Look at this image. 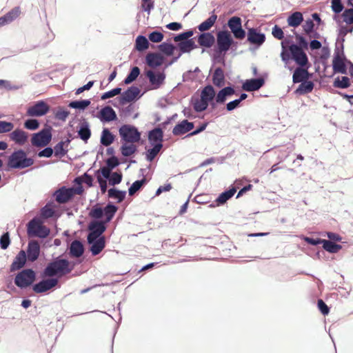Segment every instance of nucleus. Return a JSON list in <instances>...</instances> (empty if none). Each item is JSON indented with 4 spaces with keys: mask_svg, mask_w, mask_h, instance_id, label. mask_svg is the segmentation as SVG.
Listing matches in <instances>:
<instances>
[{
    "mask_svg": "<svg viewBox=\"0 0 353 353\" xmlns=\"http://www.w3.org/2000/svg\"><path fill=\"white\" fill-rule=\"evenodd\" d=\"M281 57L285 66L291 59L301 67H306L309 62L304 50L296 44L290 43V41L287 39L281 41Z\"/></svg>",
    "mask_w": 353,
    "mask_h": 353,
    "instance_id": "1",
    "label": "nucleus"
},
{
    "mask_svg": "<svg viewBox=\"0 0 353 353\" xmlns=\"http://www.w3.org/2000/svg\"><path fill=\"white\" fill-rule=\"evenodd\" d=\"M72 270L73 265H71L67 259L57 258L48 264L43 274L48 277L54 276H62L69 274Z\"/></svg>",
    "mask_w": 353,
    "mask_h": 353,
    "instance_id": "2",
    "label": "nucleus"
},
{
    "mask_svg": "<svg viewBox=\"0 0 353 353\" xmlns=\"http://www.w3.org/2000/svg\"><path fill=\"white\" fill-rule=\"evenodd\" d=\"M27 234L30 238H46L50 234V229L43 224L39 217H34L27 224Z\"/></svg>",
    "mask_w": 353,
    "mask_h": 353,
    "instance_id": "3",
    "label": "nucleus"
},
{
    "mask_svg": "<svg viewBox=\"0 0 353 353\" xmlns=\"http://www.w3.org/2000/svg\"><path fill=\"white\" fill-rule=\"evenodd\" d=\"M33 163V159L28 158L23 150H19L9 157L8 165L12 168L22 169L31 166Z\"/></svg>",
    "mask_w": 353,
    "mask_h": 353,
    "instance_id": "4",
    "label": "nucleus"
},
{
    "mask_svg": "<svg viewBox=\"0 0 353 353\" xmlns=\"http://www.w3.org/2000/svg\"><path fill=\"white\" fill-rule=\"evenodd\" d=\"M83 192L82 186L76 188H66L65 186L58 189L54 193L55 200L59 203H65L73 198L75 194H81Z\"/></svg>",
    "mask_w": 353,
    "mask_h": 353,
    "instance_id": "5",
    "label": "nucleus"
},
{
    "mask_svg": "<svg viewBox=\"0 0 353 353\" xmlns=\"http://www.w3.org/2000/svg\"><path fill=\"white\" fill-rule=\"evenodd\" d=\"M89 234L88 236V243H105V239L101 236L105 230L103 223L99 221H92L89 225Z\"/></svg>",
    "mask_w": 353,
    "mask_h": 353,
    "instance_id": "6",
    "label": "nucleus"
},
{
    "mask_svg": "<svg viewBox=\"0 0 353 353\" xmlns=\"http://www.w3.org/2000/svg\"><path fill=\"white\" fill-rule=\"evenodd\" d=\"M119 134L123 142H139L141 134L138 130L130 125H123L119 128Z\"/></svg>",
    "mask_w": 353,
    "mask_h": 353,
    "instance_id": "7",
    "label": "nucleus"
},
{
    "mask_svg": "<svg viewBox=\"0 0 353 353\" xmlns=\"http://www.w3.org/2000/svg\"><path fill=\"white\" fill-rule=\"evenodd\" d=\"M35 279V273L31 269L23 270L14 279L17 286L24 288L30 286Z\"/></svg>",
    "mask_w": 353,
    "mask_h": 353,
    "instance_id": "8",
    "label": "nucleus"
},
{
    "mask_svg": "<svg viewBox=\"0 0 353 353\" xmlns=\"http://www.w3.org/2000/svg\"><path fill=\"white\" fill-rule=\"evenodd\" d=\"M51 139L52 134L50 131L43 129L38 133L33 134L31 139V143L35 147H45L50 142Z\"/></svg>",
    "mask_w": 353,
    "mask_h": 353,
    "instance_id": "9",
    "label": "nucleus"
},
{
    "mask_svg": "<svg viewBox=\"0 0 353 353\" xmlns=\"http://www.w3.org/2000/svg\"><path fill=\"white\" fill-rule=\"evenodd\" d=\"M228 25L236 39H243L245 37V32L242 28V21L240 17H231L228 20Z\"/></svg>",
    "mask_w": 353,
    "mask_h": 353,
    "instance_id": "10",
    "label": "nucleus"
},
{
    "mask_svg": "<svg viewBox=\"0 0 353 353\" xmlns=\"http://www.w3.org/2000/svg\"><path fill=\"white\" fill-rule=\"evenodd\" d=\"M233 43L230 33L227 30H222L217 33V46L219 52H227Z\"/></svg>",
    "mask_w": 353,
    "mask_h": 353,
    "instance_id": "11",
    "label": "nucleus"
},
{
    "mask_svg": "<svg viewBox=\"0 0 353 353\" xmlns=\"http://www.w3.org/2000/svg\"><path fill=\"white\" fill-rule=\"evenodd\" d=\"M50 106L43 101H39L30 106L27 114L30 117H41L48 112Z\"/></svg>",
    "mask_w": 353,
    "mask_h": 353,
    "instance_id": "12",
    "label": "nucleus"
},
{
    "mask_svg": "<svg viewBox=\"0 0 353 353\" xmlns=\"http://www.w3.org/2000/svg\"><path fill=\"white\" fill-rule=\"evenodd\" d=\"M248 41L254 46H261L265 41V35L258 28H252L248 30Z\"/></svg>",
    "mask_w": 353,
    "mask_h": 353,
    "instance_id": "13",
    "label": "nucleus"
},
{
    "mask_svg": "<svg viewBox=\"0 0 353 353\" xmlns=\"http://www.w3.org/2000/svg\"><path fill=\"white\" fill-rule=\"evenodd\" d=\"M9 137L15 144L22 146L28 142V133L21 129L17 128L10 133Z\"/></svg>",
    "mask_w": 353,
    "mask_h": 353,
    "instance_id": "14",
    "label": "nucleus"
},
{
    "mask_svg": "<svg viewBox=\"0 0 353 353\" xmlns=\"http://www.w3.org/2000/svg\"><path fill=\"white\" fill-rule=\"evenodd\" d=\"M58 283V279H48L46 280H43L40 281L39 283L35 284L33 286V290L36 293H42L45 292L54 287H55Z\"/></svg>",
    "mask_w": 353,
    "mask_h": 353,
    "instance_id": "15",
    "label": "nucleus"
},
{
    "mask_svg": "<svg viewBox=\"0 0 353 353\" xmlns=\"http://www.w3.org/2000/svg\"><path fill=\"white\" fill-rule=\"evenodd\" d=\"M97 117L103 123L112 121L117 118L115 111L110 106L102 108L98 112Z\"/></svg>",
    "mask_w": 353,
    "mask_h": 353,
    "instance_id": "16",
    "label": "nucleus"
},
{
    "mask_svg": "<svg viewBox=\"0 0 353 353\" xmlns=\"http://www.w3.org/2000/svg\"><path fill=\"white\" fill-rule=\"evenodd\" d=\"M146 76L154 89L159 88L163 84L165 77L164 73L160 72H154L152 70H148L146 72Z\"/></svg>",
    "mask_w": 353,
    "mask_h": 353,
    "instance_id": "17",
    "label": "nucleus"
},
{
    "mask_svg": "<svg viewBox=\"0 0 353 353\" xmlns=\"http://www.w3.org/2000/svg\"><path fill=\"white\" fill-rule=\"evenodd\" d=\"M332 68L334 72L345 74L347 68L345 63V58L343 55L337 53L334 54L332 60Z\"/></svg>",
    "mask_w": 353,
    "mask_h": 353,
    "instance_id": "18",
    "label": "nucleus"
},
{
    "mask_svg": "<svg viewBox=\"0 0 353 353\" xmlns=\"http://www.w3.org/2000/svg\"><path fill=\"white\" fill-rule=\"evenodd\" d=\"M264 84V80L261 78L246 80L243 83V89L247 92L256 91L260 89Z\"/></svg>",
    "mask_w": 353,
    "mask_h": 353,
    "instance_id": "19",
    "label": "nucleus"
},
{
    "mask_svg": "<svg viewBox=\"0 0 353 353\" xmlns=\"http://www.w3.org/2000/svg\"><path fill=\"white\" fill-rule=\"evenodd\" d=\"M147 64L151 68H157L163 63L164 58L159 53L150 52L145 57Z\"/></svg>",
    "mask_w": 353,
    "mask_h": 353,
    "instance_id": "20",
    "label": "nucleus"
},
{
    "mask_svg": "<svg viewBox=\"0 0 353 353\" xmlns=\"http://www.w3.org/2000/svg\"><path fill=\"white\" fill-rule=\"evenodd\" d=\"M193 128V123L183 120L174 126L172 132L174 135H182L190 131Z\"/></svg>",
    "mask_w": 353,
    "mask_h": 353,
    "instance_id": "21",
    "label": "nucleus"
},
{
    "mask_svg": "<svg viewBox=\"0 0 353 353\" xmlns=\"http://www.w3.org/2000/svg\"><path fill=\"white\" fill-rule=\"evenodd\" d=\"M323 236H327L329 240L325 239H317L314 240L309 237H304L303 239L306 243H334V241H339L341 240V237L336 233L326 232L322 234Z\"/></svg>",
    "mask_w": 353,
    "mask_h": 353,
    "instance_id": "22",
    "label": "nucleus"
},
{
    "mask_svg": "<svg viewBox=\"0 0 353 353\" xmlns=\"http://www.w3.org/2000/svg\"><path fill=\"white\" fill-rule=\"evenodd\" d=\"M234 92V89L230 86L221 89L216 95V102L217 103H224L227 99L232 96Z\"/></svg>",
    "mask_w": 353,
    "mask_h": 353,
    "instance_id": "23",
    "label": "nucleus"
},
{
    "mask_svg": "<svg viewBox=\"0 0 353 353\" xmlns=\"http://www.w3.org/2000/svg\"><path fill=\"white\" fill-rule=\"evenodd\" d=\"M307 65L306 67L299 66L295 69L292 77L294 83H301L307 79Z\"/></svg>",
    "mask_w": 353,
    "mask_h": 353,
    "instance_id": "24",
    "label": "nucleus"
},
{
    "mask_svg": "<svg viewBox=\"0 0 353 353\" xmlns=\"http://www.w3.org/2000/svg\"><path fill=\"white\" fill-rule=\"evenodd\" d=\"M26 261V254L25 251L21 250L15 257L11 265V271H15L23 267Z\"/></svg>",
    "mask_w": 353,
    "mask_h": 353,
    "instance_id": "25",
    "label": "nucleus"
},
{
    "mask_svg": "<svg viewBox=\"0 0 353 353\" xmlns=\"http://www.w3.org/2000/svg\"><path fill=\"white\" fill-rule=\"evenodd\" d=\"M20 9L19 7L13 8L3 17H0V26L10 23L19 17Z\"/></svg>",
    "mask_w": 353,
    "mask_h": 353,
    "instance_id": "26",
    "label": "nucleus"
},
{
    "mask_svg": "<svg viewBox=\"0 0 353 353\" xmlns=\"http://www.w3.org/2000/svg\"><path fill=\"white\" fill-rule=\"evenodd\" d=\"M59 216V215L57 214V211L52 206L50 205H46L43 208H41L39 217L41 218V220H42V219H47L52 217L58 218Z\"/></svg>",
    "mask_w": 353,
    "mask_h": 353,
    "instance_id": "27",
    "label": "nucleus"
},
{
    "mask_svg": "<svg viewBox=\"0 0 353 353\" xmlns=\"http://www.w3.org/2000/svg\"><path fill=\"white\" fill-rule=\"evenodd\" d=\"M140 90L137 87H130L122 94L123 100L125 102L133 101L139 94Z\"/></svg>",
    "mask_w": 353,
    "mask_h": 353,
    "instance_id": "28",
    "label": "nucleus"
},
{
    "mask_svg": "<svg viewBox=\"0 0 353 353\" xmlns=\"http://www.w3.org/2000/svg\"><path fill=\"white\" fill-rule=\"evenodd\" d=\"M237 188L233 186L228 190L222 192L216 199L218 205L224 204L228 200L232 198L236 192Z\"/></svg>",
    "mask_w": 353,
    "mask_h": 353,
    "instance_id": "29",
    "label": "nucleus"
},
{
    "mask_svg": "<svg viewBox=\"0 0 353 353\" xmlns=\"http://www.w3.org/2000/svg\"><path fill=\"white\" fill-rule=\"evenodd\" d=\"M198 42L201 46L210 48L214 43V37L211 33H203L199 35Z\"/></svg>",
    "mask_w": 353,
    "mask_h": 353,
    "instance_id": "30",
    "label": "nucleus"
},
{
    "mask_svg": "<svg viewBox=\"0 0 353 353\" xmlns=\"http://www.w3.org/2000/svg\"><path fill=\"white\" fill-rule=\"evenodd\" d=\"M78 135L81 139L87 142L91 136V131L88 123L83 122L81 123L78 130Z\"/></svg>",
    "mask_w": 353,
    "mask_h": 353,
    "instance_id": "31",
    "label": "nucleus"
},
{
    "mask_svg": "<svg viewBox=\"0 0 353 353\" xmlns=\"http://www.w3.org/2000/svg\"><path fill=\"white\" fill-rule=\"evenodd\" d=\"M303 21V17L301 12H295L288 18V23L290 26L296 28Z\"/></svg>",
    "mask_w": 353,
    "mask_h": 353,
    "instance_id": "32",
    "label": "nucleus"
},
{
    "mask_svg": "<svg viewBox=\"0 0 353 353\" xmlns=\"http://www.w3.org/2000/svg\"><path fill=\"white\" fill-rule=\"evenodd\" d=\"M224 74L222 69L216 68L212 76L213 84L219 88H221L224 85Z\"/></svg>",
    "mask_w": 353,
    "mask_h": 353,
    "instance_id": "33",
    "label": "nucleus"
},
{
    "mask_svg": "<svg viewBox=\"0 0 353 353\" xmlns=\"http://www.w3.org/2000/svg\"><path fill=\"white\" fill-rule=\"evenodd\" d=\"M148 138L151 144L162 143L163 132L160 128H155L150 132Z\"/></svg>",
    "mask_w": 353,
    "mask_h": 353,
    "instance_id": "34",
    "label": "nucleus"
},
{
    "mask_svg": "<svg viewBox=\"0 0 353 353\" xmlns=\"http://www.w3.org/2000/svg\"><path fill=\"white\" fill-rule=\"evenodd\" d=\"M201 97L208 103L212 102L216 97L214 88L212 85L205 86L201 91Z\"/></svg>",
    "mask_w": 353,
    "mask_h": 353,
    "instance_id": "35",
    "label": "nucleus"
},
{
    "mask_svg": "<svg viewBox=\"0 0 353 353\" xmlns=\"http://www.w3.org/2000/svg\"><path fill=\"white\" fill-rule=\"evenodd\" d=\"M133 142H123L121 146V153L125 157H130L137 151V146Z\"/></svg>",
    "mask_w": 353,
    "mask_h": 353,
    "instance_id": "36",
    "label": "nucleus"
},
{
    "mask_svg": "<svg viewBox=\"0 0 353 353\" xmlns=\"http://www.w3.org/2000/svg\"><path fill=\"white\" fill-rule=\"evenodd\" d=\"M114 139V137L110 130L108 128H104L101 137V143L104 146H109L113 143Z\"/></svg>",
    "mask_w": 353,
    "mask_h": 353,
    "instance_id": "37",
    "label": "nucleus"
},
{
    "mask_svg": "<svg viewBox=\"0 0 353 353\" xmlns=\"http://www.w3.org/2000/svg\"><path fill=\"white\" fill-rule=\"evenodd\" d=\"M217 16L214 14H212L208 19L202 22L199 26L198 29L201 32H204L210 30L215 23Z\"/></svg>",
    "mask_w": 353,
    "mask_h": 353,
    "instance_id": "38",
    "label": "nucleus"
},
{
    "mask_svg": "<svg viewBox=\"0 0 353 353\" xmlns=\"http://www.w3.org/2000/svg\"><path fill=\"white\" fill-rule=\"evenodd\" d=\"M39 244H28V258L30 261H35L39 255Z\"/></svg>",
    "mask_w": 353,
    "mask_h": 353,
    "instance_id": "39",
    "label": "nucleus"
},
{
    "mask_svg": "<svg viewBox=\"0 0 353 353\" xmlns=\"http://www.w3.org/2000/svg\"><path fill=\"white\" fill-rule=\"evenodd\" d=\"M178 47L181 53L189 52L196 48L193 39H189L179 43Z\"/></svg>",
    "mask_w": 353,
    "mask_h": 353,
    "instance_id": "40",
    "label": "nucleus"
},
{
    "mask_svg": "<svg viewBox=\"0 0 353 353\" xmlns=\"http://www.w3.org/2000/svg\"><path fill=\"white\" fill-rule=\"evenodd\" d=\"M83 252V244H70L69 254L71 257H80Z\"/></svg>",
    "mask_w": 353,
    "mask_h": 353,
    "instance_id": "41",
    "label": "nucleus"
},
{
    "mask_svg": "<svg viewBox=\"0 0 353 353\" xmlns=\"http://www.w3.org/2000/svg\"><path fill=\"white\" fill-rule=\"evenodd\" d=\"M136 49L139 51H143L149 48V42L145 37L139 35L135 41Z\"/></svg>",
    "mask_w": 353,
    "mask_h": 353,
    "instance_id": "42",
    "label": "nucleus"
},
{
    "mask_svg": "<svg viewBox=\"0 0 353 353\" xmlns=\"http://www.w3.org/2000/svg\"><path fill=\"white\" fill-rule=\"evenodd\" d=\"M126 192L125 191H120L114 188H111L108 190V196L111 199H116L118 203L121 202L125 197Z\"/></svg>",
    "mask_w": 353,
    "mask_h": 353,
    "instance_id": "43",
    "label": "nucleus"
},
{
    "mask_svg": "<svg viewBox=\"0 0 353 353\" xmlns=\"http://www.w3.org/2000/svg\"><path fill=\"white\" fill-rule=\"evenodd\" d=\"M302 27L305 33L310 37H316L319 36V34L316 32L314 35H312L314 28V23L312 19H307Z\"/></svg>",
    "mask_w": 353,
    "mask_h": 353,
    "instance_id": "44",
    "label": "nucleus"
},
{
    "mask_svg": "<svg viewBox=\"0 0 353 353\" xmlns=\"http://www.w3.org/2000/svg\"><path fill=\"white\" fill-rule=\"evenodd\" d=\"M92 177L86 173L83 174L81 176L77 177L74 181L77 186H82V183H85L89 187L92 186Z\"/></svg>",
    "mask_w": 353,
    "mask_h": 353,
    "instance_id": "45",
    "label": "nucleus"
},
{
    "mask_svg": "<svg viewBox=\"0 0 353 353\" xmlns=\"http://www.w3.org/2000/svg\"><path fill=\"white\" fill-rule=\"evenodd\" d=\"M103 210L106 221H110L116 213L117 208L114 205L108 204Z\"/></svg>",
    "mask_w": 353,
    "mask_h": 353,
    "instance_id": "46",
    "label": "nucleus"
},
{
    "mask_svg": "<svg viewBox=\"0 0 353 353\" xmlns=\"http://www.w3.org/2000/svg\"><path fill=\"white\" fill-rule=\"evenodd\" d=\"M90 104V100L73 101H71L68 106L72 108L83 110Z\"/></svg>",
    "mask_w": 353,
    "mask_h": 353,
    "instance_id": "47",
    "label": "nucleus"
},
{
    "mask_svg": "<svg viewBox=\"0 0 353 353\" xmlns=\"http://www.w3.org/2000/svg\"><path fill=\"white\" fill-rule=\"evenodd\" d=\"M152 148L148 150L147 151V159L152 161L157 155L162 148V143H154L152 144Z\"/></svg>",
    "mask_w": 353,
    "mask_h": 353,
    "instance_id": "48",
    "label": "nucleus"
},
{
    "mask_svg": "<svg viewBox=\"0 0 353 353\" xmlns=\"http://www.w3.org/2000/svg\"><path fill=\"white\" fill-rule=\"evenodd\" d=\"M350 79L347 77H342L341 78H336L334 81V87L339 88H347L350 86Z\"/></svg>",
    "mask_w": 353,
    "mask_h": 353,
    "instance_id": "49",
    "label": "nucleus"
},
{
    "mask_svg": "<svg viewBox=\"0 0 353 353\" xmlns=\"http://www.w3.org/2000/svg\"><path fill=\"white\" fill-rule=\"evenodd\" d=\"M145 183L146 179L144 178L141 180H137L134 181L129 188V194L131 196L134 194Z\"/></svg>",
    "mask_w": 353,
    "mask_h": 353,
    "instance_id": "50",
    "label": "nucleus"
},
{
    "mask_svg": "<svg viewBox=\"0 0 353 353\" xmlns=\"http://www.w3.org/2000/svg\"><path fill=\"white\" fill-rule=\"evenodd\" d=\"M140 74V70L138 67L135 66L133 67L130 72L129 74L127 76V77L124 80V83L125 84H130L132 81H134L139 75Z\"/></svg>",
    "mask_w": 353,
    "mask_h": 353,
    "instance_id": "51",
    "label": "nucleus"
},
{
    "mask_svg": "<svg viewBox=\"0 0 353 353\" xmlns=\"http://www.w3.org/2000/svg\"><path fill=\"white\" fill-rule=\"evenodd\" d=\"M159 49L161 52H162L167 56H171L174 53L175 47L172 44L163 43L161 45H159Z\"/></svg>",
    "mask_w": 353,
    "mask_h": 353,
    "instance_id": "52",
    "label": "nucleus"
},
{
    "mask_svg": "<svg viewBox=\"0 0 353 353\" xmlns=\"http://www.w3.org/2000/svg\"><path fill=\"white\" fill-rule=\"evenodd\" d=\"M209 103L201 97L194 103V108L197 112H201L207 109Z\"/></svg>",
    "mask_w": 353,
    "mask_h": 353,
    "instance_id": "53",
    "label": "nucleus"
},
{
    "mask_svg": "<svg viewBox=\"0 0 353 353\" xmlns=\"http://www.w3.org/2000/svg\"><path fill=\"white\" fill-rule=\"evenodd\" d=\"M314 88V83L312 81L301 82L298 88V91L303 93H310Z\"/></svg>",
    "mask_w": 353,
    "mask_h": 353,
    "instance_id": "54",
    "label": "nucleus"
},
{
    "mask_svg": "<svg viewBox=\"0 0 353 353\" xmlns=\"http://www.w3.org/2000/svg\"><path fill=\"white\" fill-rule=\"evenodd\" d=\"M163 34L161 32L154 31L149 34L148 39L153 43H159L163 39Z\"/></svg>",
    "mask_w": 353,
    "mask_h": 353,
    "instance_id": "55",
    "label": "nucleus"
},
{
    "mask_svg": "<svg viewBox=\"0 0 353 353\" xmlns=\"http://www.w3.org/2000/svg\"><path fill=\"white\" fill-rule=\"evenodd\" d=\"M343 21L347 24L353 23V8H349L345 10L343 13Z\"/></svg>",
    "mask_w": 353,
    "mask_h": 353,
    "instance_id": "56",
    "label": "nucleus"
},
{
    "mask_svg": "<svg viewBox=\"0 0 353 353\" xmlns=\"http://www.w3.org/2000/svg\"><path fill=\"white\" fill-rule=\"evenodd\" d=\"M14 128V125L11 122L0 121V133L9 132Z\"/></svg>",
    "mask_w": 353,
    "mask_h": 353,
    "instance_id": "57",
    "label": "nucleus"
},
{
    "mask_svg": "<svg viewBox=\"0 0 353 353\" xmlns=\"http://www.w3.org/2000/svg\"><path fill=\"white\" fill-rule=\"evenodd\" d=\"M122 180V175L118 172H113L109 178V183L110 185H114L121 183Z\"/></svg>",
    "mask_w": 353,
    "mask_h": 353,
    "instance_id": "58",
    "label": "nucleus"
},
{
    "mask_svg": "<svg viewBox=\"0 0 353 353\" xmlns=\"http://www.w3.org/2000/svg\"><path fill=\"white\" fill-rule=\"evenodd\" d=\"M323 248L325 250L331 253H336L342 248L340 244H323Z\"/></svg>",
    "mask_w": 353,
    "mask_h": 353,
    "instance_id": "59",
    "label": "nucleus"
},
{
    "mask_svg": "<svg viewBox=\"0 0 353 353\" xmlns=\"http://www.w3.org/2000/svg\"><path fill=\"white\" fill-rule=\"evenodd\" d=\"M121 89L119 88H114L108 92L103 93V95L101 96V99L103 100H105L107 99L112 98L116 95L119 94L121 93Z\"/></svg>",
    "mask_w": 353,
    "mask_h": 353,
    "instance_id": "60",
    "label": "nucleus"
},
{
    "mask_svg": "<svg viewBox=\"0 0 353 353\" xmlns=\"http://www.w3.org/2000/svg\"><path fill=\"white\" fill-rule=\"evenodd\" d=\"M24 126L28 130H34L39 128V123L36 119H28L25 121Z\"/></svg>",
    "mask_w": 353,
    "mask_h": 353,
    "instance_id": "61",
    "label": "nucleus"
},
{
    "mask_svg": "<svg viewBox=\"0 0 353 353\" xmlns=\"http://www.w3.org/2000/svg\"><path fill=\"white\" fill-rule=\"evenodd\" d=\"M90 214L92 218L100 219L103 216V208L95 206L91 210Z\"/></svg>",
    "mask_w": 353,
    "mask_h": 353,
    "instance_id": "62",
    "label": "nucleus"
},
{
    "mask_svg": "<svg viewBox=\"0 0 353 353\" xmlns=\"http://www.w3.org/2000/svg\"><path fill=\"white\" fill-rule=\"evenodd\" d=\"M296 40L297 41L298 46H300L301 49L307 50L308 48V42L307 40L300 34L296 35Z\"/></svg>",
    "mask_w": 353,
    "mask_h": 353,
    "instance_id": "63",
    "label": "nucleus"
},
{
    "mask_svg": "<svg viewBox=\"0 0 353 353\" xmlns=\"http://www.w3.org/2000/svg\"><path fill=\"white\" fill-rule=\"evenodd\" d=\"M332 9L335 13L341 12L343 9L341 0H332Z\"/></svg>",
    "mask_w": 353,
    "mask_h": 353,
    "instance_id": "64",
    "label": "nucleus"
}]
</instances>
